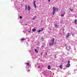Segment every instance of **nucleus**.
Listing matches in <instances>:
<instances>
[{
    "mask_svg": "<svg viewBox=\"0 0 77 77\" xmlns=\"http://www.w3.org/2000/svg\"><path fill=\"white\" fill-rule=\"evenodd\" d=\"M70 63V61H68L67 62V64L66 67L67 68H69V67H70V65H71L69 64Z\"/></svg>",
    "mask_w": 77,
    "mask_h": 77,
    "instance_id": "7ed1b4c3",
    "label": "nucleus"
},
{
    "mask_svg": "<svg viewBox=\"0 0 77 77\" xmlns=\"http://www.w3.org/2000/svg\"><path fill=\"white\" fill-rule=\"evenodd\" d=\"M77 20L76 19H75L74 21V23L75 24H77Z\"/></svg>",
    "mask_w": 77,
    "mask_h": 77,
    "instance_id": "9d476101",
    "label": "nucleus"
},
{
    "mask_svg": "<svg viewBox=\"0 0 77 77\" xmlns=\"http://www.w3.org/2000/svg\"><path fill=\"white\" fill-rule=\"evenodd\" d=\"M36 1H34L33 2V4L35 6V8H36V4H35V3H36Z\"/></svg>",
    "mask_w": 77,
    "mask_h": 77,
    "instance_id": "20e7f679",
    "label": "nucleus"
},
{
    "mask_svg": "<svg viewBox=\"0 0 77 77\" xmlns=\"http://www.w3.org/2000/svg\"><path fill=\"white\" fill-rule=\"evenodd\" d=\"M41 55H42V53H41Z\"/></svg>",
    "mask_w": 77,
    "mask_h": 77,
    "instance_id": "b1692460",
    "label": "nucleus"
},
{
    "mask_svg": "<svg viewBox=\"0 0 77 77\" xmlns=\"http://www.w3.org/2000/svg\"><path fill=\"white\" fill-rule=\"evenodd\" d=\"M29 33H30V32H31V31H29Z\"/></svg>",
    "mask_w": 77,
    "mask_h": 77,
    "instance_id": "4be33fe9",
    "label": "nucleus"
},
{
    "mask_svg": "<svg viewBox=\"0 0 77 77\" xmlns=\"http://www.w3.org/2000/svg\"><path fill=\"white\" fill-rule=\"evenodd\" d=\"M21 41H25V40H26V39H25V38H22L21 39Z\"/></svg>",
    "mask_w": 77,
    "mask_h": 77,
    "instance_id": "6e6552de",
    "label": "nucleus"
},
{
    "mask_svg": "<svg viewBox=\"0 0 77 77\" xmlns=\"http://www.w3.org/2000/svg\"><path fill=\"white\" fill-rule=\"evenodd\" d=\"M27 65L28 66H29V63H27Z\"/></svg>",
    "mask_w": 77,
    "mask_h": 77,
    "instance_id": "aec40b11",
    "label": "nucleus"
},
{
    "mask_svg": "<svg viewBox=\"0 0 77 77\" xmlns=\"http://www.w3.org/2000/svg\"><path fill=\"white\" fill-rule=\"evenodd\" d=\"M35 18H36V16H35Z\"/></svg>",
    "mask_w": 77,
    "mask_h": 77,
    "instance_id": "c85d7f7f",
    "label": "nucleus"
},
{
    "mask_svg": "<svg viewBox=\"0 0 77 77\" xmlns=\"http://www.w3.org/2000/svg\"><path fill=\"white\" fill-rule=\"evenodd\" d=\"M72 36H74V33H73L72 35Z\"/></svg>",
    "mask_w": 77,
    "mask_h": 77,
    "instance_id": "bb28decb",
    "label": "nucleus"
},
{
    "mask_svg": "<svg viewBox=\"0 0 77 77\" xmlns=\"http://www.w3.org/2000/svg\"><path fill=\"white\" fill-rule=\"evenodd\" d=\"M64 30H65V29H63V31H64Z\"/></svg>",
    "mask_w": 77,
    "mask_h": 77,
    "instance_id": "a878e982",
    "label": "nucleus"
},
{
    "mask_svg": "<svg viewBox=\"0 0 77 77\" xmlns=\"http://www.w3.org/2000/svg\"><path fill=\"white\" fill-rule=\"evenodd\" d=\"M45 54H46V56H47V52H46Z\"/></svg>",
    "mask_w": 77,
    "mask_h": 77,
    "instance_id": "412c9836",
    "label": "nucleus"
},
{
    "mask_svg": "<svg viewBox=\"0 0 77 77\" xmlns=\"http://www.w3.org/2000/svg\"><path fill=\"white\" fill-rule=\"evenodd\" d=\"M48 69H51V67H50V66L48 65Z\"/></svg>",
    "mask_w": 77,
    "mask_h": 77,
    "instance_id": "1a4fd4ad",
    "label": "nucleus"
},
{
    "mask_svg": "<svg viewBox=\"0 0 77 77\" xmlns=\"http://www.w3.org/2000/svg\"><path fill=\"white\" fill-rule=\"evenodd\" d=\"M35 19V18H33L32 20H34Z\"/></svg>",
    "mask_w": 77,
    "mask_h": 77,
    "instance_id": "5701e85b",
    "label": "nucleus"
},
{
    "mask_svg": "<svg viewBox=\"0 0 77 77\" xmlns=\"http://www.w3.org/2000/svg\"><path fill=\"white\" fill-rule=\"evenodd\" d=\"M35 51L36 53H38V51H37V50L36 49H35Z\"/></svg>",
    "mask_w": 77,
    "mask_h": 77,
    "instance_id": "2eb2a0df",
    "label": "nucleus"
},
{
    "mask_svg": "<svg viewBox=\"0 0 77 77\" xmlns=\"http://www.w3.org/2000/svg\"><path fill=\"white\" fill-rule=\"evenodd\" d=\"M57 0L58 1V0Z\"/></svg>",
    "mask_w": 77,
    "mask_h": 77,
    "instance_id": "7c9ffc66",
    "label": "nucleus"
},
{
    "mask_svg": "<svg viewBox=\"0 0 77 77\" xmlns=\"http://www.w3.org/2000/svg\"><path fill=\"white\" fill-rule=\"evenodd\" d=\"M55 57V58H56V57Z\"/></svg>",
    "mask_w": 77,
    "mask_h": 77,
    "instance_id": "c756f323",
    "label": "nucleus"
},
{
    "mask_svg": "<svg viewBox=\"0 0 77 77\" xmlns=\"http://www.w3.org/2000/svg\"><path fill=\"white\" fill-rule=\"evenodd\" d=\"M54 44H56V42H54V38H53L51 41V42H50L49 45H50L51 46H52L54 45Z\"/></svg>",
    "mask_w": 77,
    "mask_h": 77,
    "instance_id": "f257e3e1",
    "label": "nucleus"
},
{
    "mask_svg": "<svg viewBox=\"0 0 77 77\" xmlns=\"http://www.w3.org/2000/svg\"><path fill=\"white\" fill-rule=\"evenodd\" d=\"M69 9L70 11H71V12H73V9H71V8H69Z\"/></svg>",
    "mask_w": 77,
    "mask_h": 77,
    "instance_id": "4468645a",
    "label": "nucleus"
},
{
    "mask_svg": "<svg viewBox=\"0 0 77 77\" xmlns=\"http://www.w3.org/2000/svg\"><path fill=\"white\" fill-rule=\"evenodd\" d=\"M30 9H31V8L30 6H29L28 7V11H30Z\"/></svg>",
    "mask_w": 77,
    "mask_h": 77,
    "instance_id": "423d86ee",
    "label": "nucleus"
},
{
    "mask_svg": "<svg viewBox=\"0 0 77 77\" xmlns=\"http://www.w3.org/2000/svg\"><path fill=\"white\" fill-rule=\"evenodd\" d=\"M25 6H26L25 10H26H26H27V5H25Z\"/></svg>",
    "mask_w": 77,
    "mask_h": 77,
    "instance_id": "a211bd4d",
    "label": "nucleus"
},
{
    "mask_svg": "<svg viewBox=\"0 0 77 77\" xmlns=\"http://www.w3.org/2000/svg\"><path fill=\"white\" fill-rule=\"evenodd\" d=\"M20 19H22V18H23V17H22V16H20Z\"/></svg>",
    "mask_w": 77,
    "mask_h": 77,
    "instance_id": "6ab92c4d",
    "label": "nucleus"
},
{
    "mask_svg": "<svg viewBox=\"0 0 77 77\" xmlns=\"http://www.w3.org/2000/svg\"><path fill=\"white\" fill-rule=\"evenodd\" d=\"M36 29L35 28H34L32 29V32H35V31H36Z\"/></svg>",
    "mask_w": 77,
    "mask_h": 77,
    "instance_id": "9b49d317",
    "label": "nucleus"
},
{
    "mask_svg": "<svg viewBox=\"0 0 77 77\" xmlns=\"http://www.w3.org/2000/svg\"><path fill=\"white\" fill-rule=\"evenodd\" d=\"M60 68H61V69H63V67H62V65H60Z\"/></svg>",
    "mask_w": 77,
    "mask_h": 77,
    "instance_id": "f8f14e48",
    "label": "nucleus"
},
{
    "mask_svg": "<svg viewBox=\"0 0 77 77\" xmlns=\"http://www.w3.org/2000/svg\"><path fill=\"white\" fill-rule=\"evenodd\" d=\"M41 39L42 40V41H44V38L42 37L41 38Z\"/></svg>",
    "mask_w": 77,
    "mask_h": 77,
    "instance_id": "dca6fc26",
    "label": "nucleus"
},
{
    "mask_svg": "<svg viewBox=\"0 0 77 77\" xmlns=\"http://www.w3.org/2000/svg\"><path fill=\"white\" fill-rule=\"evenodd\" d=\"M44 30V28H42V30L40 29L38 31V33H39L40 32H41V31H42Z\"/></svg>",
    "mask_w": 77,
    "mask_h": 77,
    "instance_id": "0eeeda50",
    "label": "nucleus"
},
{
    "mask_svg": "<svg viewBox=\"0 0 77 77\" xmlns=\"http://www.w3.org/2000/svg\"><path fill=\"white\" fill-rule=\"evenodd\" d=\"M61 17H63V16H64V14H61Z\"/></svg>",
    "mask_w": 77,
    "mask_h": 77,
    "instance_id": "f3484780",
    "label": "nucleus"
},
{
    "mask_svg": "<svg viewBox=\"0 0 77 77\" xmlns=\"http://www.w3.org/2000/svg\"><path fill=\"white\" fill-rule=\"evenodd\" d=\"M56 11L58 12L59 11V8H55V7H53V15H54L56 12Z\"/></svg>",
    "mask_w": 77,
    "mask_h": 77,
    "instance_id": "f03ea898",
    "label": "nucleus"
},
{
    "mask_svg": "<svg viewBox=\"0 0 77 77\" xmlns=\"http://www.w3.org/2000/svg\"><path fill=\"white\" fill-rule=\"evenodd\" d=\"M55 27H56V28H57V27H58V25L57 24H55Z\"/></svg>",
    "mask_w": 77,
    "mask_h": 77,
    "instance_id": "ddd939ff",
    "label": "nucleus"
},
{
    "mask_svg": "<svg viewBox=\"0 0 77 77\" xmlns=\"http://www.w3.org/2000/svg\"><path fill=\"white\" fill-rule=\"evenodd\" d=\"M69 35H70V34L68 32L67 35L66 36V38H69Z\"/></svg>",
    "mask_w": 77,
    "mask_h": 77,
    "instance_id": "39448f33",
    "label": "nucleus"
},
{
    "mask_svg": "<svg viewBox=\"0 0 77 77\" xmlns=\"http://www.w3.org/2000/svg\"><path fill=\"white\" fill-rule=\"evenodd\" d=\"M48 2H50V0H48Z\"/></svg>",
    "mask_w": 77,
    "mask_h": 77,
    "instance_id": "393cba45",
    "label": "nucleus"
},
{
    "mask_svg": "<svg viewBox=\"0 0 77 77\" xmlns=\"http://www.w3.org/2000/svg\"><path fill=\"white\" fill-rule=\"evenodd\" d=\"M42 47H44V46H42Z\"/></svg>",
    "mask_w": 77,
    "mask_h": 77,
    "instance_id": "cd10ccee",
    "label": "nucleus"
}]
</instances>
